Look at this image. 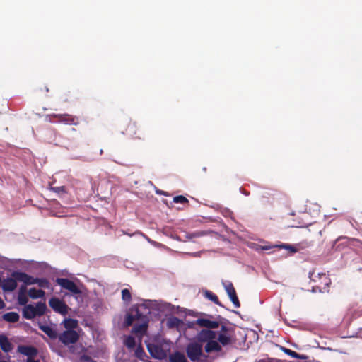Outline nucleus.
Segmentation results:
<instances>
[{"instance_id": "7ed1b4c3", "label": "nucleus", "mask_w": 362, "mask_h": 362, "mask_svg": "<svg viewBox=\"0 0 362 362\" xmlns=\"http://www.w3.org/2000/svg\"><path fill=\"white\" fill-rule=\"evenodd\" d=\"M46 310L47 306L45 303L38 302L35 306L28 304L23 309V317L27 320H32L36 316L43 315Z\"/></svg>"}, {"instance_id": "9d476101", "label": "nucleus", "mask_w": 362, "mask_h": 362, "mask_svg": "<svg viewBox=\"0 0 362 362\" xmlns=\"http://www.w3.org/2000/svg\"><path fill=\"white\" fill-rule=\"evenodd\" d=\"M147 349L151 357L153 358L163 360L167 356L165 351L159 344L149 343L147 344Z\"/></svg>"}, {"instance_id": "58836bf2", "label": "nucleus", "mask_w": 362, "mask_h": 362, "mask_svg": "<svg viewBox=\"0 0 362 362\" xmlns=\"http://www.w3.org/2000/svg\"><path fill=\"white\" fill-rule=\"evenodd\" d=\"M26 291H27L26 285L25 284L21 285L19 288L18 293H26Z\"/></svg>"}, {"instance_id": "6e6552de", "label": "nucleus", "mask_w": 362, "mask_h": 362, "mask_svg": "<svg viewBox=\"0 0 362 362\" xmlns=\"http://www.w3.org/2000/svg\"><path fill=\"white\" fill-rule=\"evenodd\" d=\"M79 334L75 330H65L58 337L59 340L65 346L76 343L79 339Z\"/></svg>"}, {"instance_id": "79ce46f5", "label": "nucleus", "mask_w": 362, "mask_h": 362, "mask_svg": "<svg viewBox=\"0 0 362 362\" xmlns=\"http://www.w3.org/2000/svg\"><path fill=\"white\" fill-rule=\"evenodd\" d=\"M202 235L201 233H194L190 235V237H199Z\"/></svg>"}, {"instance_id": "4be33fe9", "label": "nucleus", "mask_w": 362, "mask_h": 362, "mask_svg": "<svg viewBox=\"0 0 362 362\" xmlns=\"http://www.w3.org/2000/svg\"><path fill=\"white\" fill-rule=\"evenodd\" d=\"M204 349L206 352L211 353L212 351H220L221 346L218 341L211 339L206 342Z\"/></svg>"}, {"instance_id": "c9c22d12", "label": "nucleus", "mask_w": 362, "mask_h": 362, "mask_svg": "<svg viewBox=\"0 0 362 362\" xmlns=\"http://www.w3.org/2000/svg\"><path fill=\"white\" fill-rule=\"evenodd\" d=\"M122 298L125 302H130L132 300V295L129 289L124 288L122 290Z\"/></svg>"}, {"instance_id": "4468645a", "label": "nucleus", "mask_w": 362, "mask_h": 362, "mask_svg": "<svg viewBox=\"0 0 362 362\" xmlns=\"http://www.w3.org/2000/svg\"><path fill=\"white\" fill-rule=\"evenodd\" d=\"M17 281H18V279L11 276L3 279L1 283L0 282V286L4 291L12 292L17 288Z\"/></svg>"}, {"instance_id": "f03ea898", "label": "nucleus", "mask_w": 362, "mask_h": 362, "mask_svg": "<svg viewBox=\"0 0 362 362\" xmlns=\"http://www.w3.org/2000/svg\"><path fill=\"white\" fill-rule=\"evenodd\" d=\"M122 132L133 140L144 141L146 139L145 129L139 126L135 121L129 120L125 129L122 130Z\"/></svg>"}, {"instance_id": "ddd939ff", "label": "nucleus", "mask_w": 362, "mask_h": 362, "mask_svg": "<svg viewBox=\"0 0 362 362\" xmlns=\"http://www.w3.org/2000/svg\"><path fill=\"white\" fill-rule=\"evenodd\" d=\"M11 276L18 279V281L23 282L25 285L35 284V281H37V278L30 276L25 272L18 271L12 272Z\"/></svg>"}, {"instance_id": "2f4dec72", "label": "nucleus", "mask_w": 362, "mask_h": 362, "mask_svg": "<svg viewBox=\"0 0 362 362\" xmlns=\"http://www.w3.org/2000/svg\"><path fill=\"white\" fill-rule=\"evenodd\" d=\"M35 284H37L39 287L42 288H49L50 287L49 281L45 278H37Z\"/></svg>"}, {"instance_id": "c03bdc74", "label": "nucleus", "mask_w": 362, "mask_h": 362, "mask_svg": "<svg viewBox=\"0 0 362 362\" xmlns=\"http://www.w3.org/2000/svg\"><path fill=\"white\" fill-rule=\"evenodd\" d=\"M312 291L314 293L319 292L318 289L316 288V286L313 287Z\"/></svg>"}, {"instance_id": "de8ad7c7", "label": "nucleus", "mask_w": 362, "mask_h": 362, "mask_svg": "<svg viewBox=\"0 0 362 362\" xmlns=\"http://www.w3.org/2000/svg\"><path fill=\"white\" fill-rule=\"evenodd\" d=\"M45 90H46V92H48V91H49L48 88H47V87H46V88H45Z\"/></svg>"}, {"instance_id": "f257e3e1", "label": "nucleus", "mask_w": 362, "mask_h": 362, "mask_svg": "<svg viewBox=\"0 0 362 362\" xmlns=\"http://www.w3.org/2000/svg\"><path fill=\"white\" fill-rule=\"evenodd\" d=\"M312 245L311 242H308L307 240L302 241L296 245H289V244H282V245H276L273 246H259L256 243H250V249H253L256 251L260 250H268L272 248L278 247V248H284L287 250L290 253L293 254L299 252L301 250L306 249Z\"/></svg>"}, {"instance_id": "20e7f679", "label": "nucleus", "mask_w": 362, "mask_h": 362, "mask_svg": "<svg viewBox=\"0 0 362 362\" xmlns=\"http://www.w3.org/2000/svg\"><path fill=\"white\" fill-rule=\"evenodd\" d=\"M52 118H57L58 122L69 125H78L80 123L78 117L70 114H51L46 116V119L50 122H54Z\"/></svg>"}, {"instance_id": "2eb2a0df", "label": "nucleus", "mask_w": 362, "mask_h": 362, "mask_svg": "<svg viewBox=\"0 0 362 362\" xmlns=\"http://www.w3.org/2000/svg\"><path fill=\"white\" fill-rule=\"evenodd\" d=\"M144 314L141 313L138 307L132 308L129 313H127L125 317V325L131 326L135 320H139Z\"/></svg>"}, {"instance_id": "1a4fd4ad", "label": "nucleus", "mask_w": 362, "mask_h": 362, "mask_svg": "<svg viewBox=\"0 0 362 362\" xmlns=\"http://www.w3.org/2000/svg\"><path fill=\"white\" fill-rule=\"evenodd\" d=\"M49 305L54 312L61 315H65L68 313V305L64 303V300L57 297H52L49 299Z\"/></svg>"}, {"instance_id": "ea45409f", "label": "nucleus", "mask_w": 362, "mask_h": 362, "mask_svg": "<svg viewBox=\"0 0 362 362\" xmlns=\"http://www.w3.org/2000/svg\"><path fill=\"white\" fill-rule=\"evenodd\" d=\"M228 331V328L226 326L221 325L220 333H226V334H227Z\"/></svg>"}, {"instance_id": "412c9836", "label": "nucleus", "mask_w": 362, "mask_h": 362, "mask_svg": "<svg viewBox=\"0 0 362 362\" xmlns=\"http://www.w3.org/2000/svg\"><path fill=\"white\" fill-rule=\"evenodd\" d=\"M0 347L6 353L11 351L13 349L12 344L6 335L0 334Z\"/></svg>"}, {"instance_id": "4c0bfd02", "label": "nucleus", "mask_w": 362, "mask_h": 362, "mask_svg": "<svg viewBox=\"0 0 362 362\" xmlns=\"http://www.w3.org/2000/svg\"><path fill=\"white\" fill-rule=\"evenodd\" d=\"M80 362H94L90 356L88 355H82L79 358Z\"/></svg>"}, {"instance_id": "72a5a7b5", "label": "nucleus", "mask_w": 362, "mask_h": 362, "mask_svg": "<svg viewBox=\"0 0 362 362\" xmlns=\"http://www.w3.org/2000/svg\"><path fill=\"white\" fill-rule=\"evenodd\" d=\"M124 343L128 349H133L136 345L135 339L132 336H128L126 337Z\"/></svg>"}, {"instance_id": "c85d7f7f", "label": "nucleus", "mask_w": 362, "mask_h": 362, "mask_svg": "<svg viewBox=\"0 0 362 362\" xmlns=\"http://www.w3.org/2000/svg\"><path fill=\"white\" fill-rule=\"evenodd\" d=\"M218 340L223 346H226L230 343V337L226 333H219Z\"/></svg>"}, {"instance_id": "0eeeda50", "label": "nucleus", "mask_w": 362, "mask_h": 362, "mask_svg": "<svg viewBox=\"0 0 362 362\" xmlns=\"http://www.w3.org/2000/svg\"><path fill=\"white\" fill-rule=\"evenodd\" d=\"M56 283L62 288L70 291L74 295H79L81 293V290L79 287L71 280L66 278H57Z\"/></svg>"}, {"instance_id": "09e8293b", "label": "nucleus", "mask_w": 362, "mask_h": 362, "mask_svg": "<svg viewBox=\"0 0 362 362\" xmlns=\"http://www.w3.org/2000/svg\"><path fill=\"white\" fill-rule=\"evenodd\" d=\"M103 151L101 149L100 151V153L103 154Z\"/></svg>"}, {"instance_id": "473e14b6", "label": "nucleus", "mask_w": 362, "mask_h": 362, "mask_svg": "<svg viewBox=\"0 0 362 362\" xmlns=\"http://www.w3.org/2000/svg\"><path fill=\"white\" fill-rule=\"evenodd\" d=\"M134 354H135V356L140 360H144V357L146 356V354L141 344H139L136 348Z\"/></svg>"}, {"instance_id": "b1692460", "label": "nucleus", "mask_w": 362, "mask_h": 362, "mask_svg": "<svg viewBox=\"0 0 362 362\" xmlns=\"http://www.w3.org/2000/svg\"><path fill=\"white\" fill-rule=\"evenodd\" d=\"M28 296L32 299H37L43 298L45 296V292L42 289H36L35 288H31L28 291Z\"/></svg>"}, {"instance_id": "f8f14e48", "label": "nucleus", "mask_w": 362, "mask_h": 362, "mask_svg": "<svg viewBox=\"0 0 362 362\" xmlns=\"http://www.w3.org/2000/svg\"><path fill=\"white\" fill-rule=\"evenodd\" d=\"M139 321H140L141 323L135 324L132 332L136 334L143 336L146 334L148 329L149 322L148 317L146 315H144Z\"/></svg>"}, {"instance_id": "5701e85b", "label": "nucleus", "mask_w": 362, "mask_h": 362, "mask_svg": "<svg viewBox=\"0 0 362 362\" xmlns=\"http://www.w3.org/2000/svg\"><path fill=\"white\" fill-rule=\"evenodd\" d=\"M170 362H187V358L185 354L180 352L175 351L169 356Z\"/></svg>"}, {"instance_id": "dca6fc26", "label": "nucleus", "mask_w": 362, "mask_h": 362, "mask_svg": "<svg viewBox=\"0 0 362 362\" xmlns=\"http://www.w3.org/2000/svg\"><path fill=\"white\" fill-rule=\"evenodd\" d=\"M216 334L211 329H204L197 334V340L199 342H207L209 340L215 339Z\"/></svg>"}, {"instance_id": "a211bd4d", "label": "nucleus", "mask_w": 362, "mask_h": 362, "mask_svg": "<svg viewBox=\"0 0 362 362\" xmlns=\"http://www.w3.org/2000/svg\"><path fill=\"white\" fill-rule=\"evenodd\" d=\"M320 279L322 281L318 285H316V288L320 293L328 292L329 285L331 284V279L326 274H320Z\"/></svg>"}, {"instance_id": "393cba45", "label": "nucleus", "mask_w": 362, "mask_h": 362, "mask_svg": "<svg viewBox=\"0 0 362 362\" xmlns=\"http://www.w3.org/2000/svg\"><path fill=\"white\" fill-rule=\"evenodd\" d=\"M2 318L8 322H16L19 320V315L16 312H9L4 314Z\"/></svg>"}, {"instance_id": "423d86ee", "label": "nucleus", "mask_w": 362, "mask_h": 362, "mask_svg": "<svg viewBox=\"0 0 362 362\" xmlns=\"http://www.w3.org/2000/svg\"><path fill=\"white\" fill-rule=\"evenodd\" d=\"M186 353L192 362H200L202 353V344L198 342L189 343L186 348Z\"/></svg>"}, {"instance_id": "37998d69", "label": "nucleus", "mask_w": 362, "mask_h": 362, "mask_svg": "<svg viewBox=\"0 0 362 362\" xmlns=\"http://www.w3.org/2000/svg\"><path fill=\"white\" fill-rule=\"evenodd\" d=\"M5 307V303L4 300L0 298V309H2Z\"/></svg>"}, {"instance_id": "6ab92c4d", "label": "nucleus", "mask_w": 362, "mask_h": 362, "mask_svg": "<svg viewBox=\"0 0 362 362\" xmlns=\"http://www.w3.org/2000/svg\"><path fill=\"white\" fill-rule=\"evenodd\" d=\"M195 324L202 327H206V329H216L219 327V322L217 321H211L209 319L199 318L195 321Z\"/></svg>"}, {"instance_id": "cd10ccee", "label": "nucleus", "mask_w": 362, "mask_h": 362, "mask_svg": "<svg viewBox=\"0 0 362 362\" xmlns=\"http://www.w3.org/2000/svg\"><path fill=\"white\" fill-rule=\"evenodd\" d=\"M281 350L287 355L291 356L292 358H298V359H302V360H305L307 358V356H305V355H300L299 354H298L297 352L293 351V350H291L289 349H287V348H285V347H281Z\"/></svg>"}, {"instance_id": "f3484780", "label": "nucleus", "mask_w": 362, "mask_h": 362, "mask_svg": "<svg viewBox=\"0 0 362 362\" xmlns=\"http://www.w3.org/2000/svg\"><path fill=\"white\" fill-rule=\"evenodd\" d=\"M18 352L26 356L28 358L35 357L38 354L37 348L25 345H19L18 346Z\"/></svg>"}, {"instance_id": "c756f323", "label": "nucleus", "mask_w": 362, "mask_h": 362, "mask_svg": "<svg viewBox=\"0 0 362 362\" xmlns=\"http://www.w3.org/2000/svg\"><path fill=\"white\" fill-rule=\"evenodd\" d=\"M49 190L57 193L59 197H62L64 194H67L68 191L65 186L60 187H50Z\"/></svg>"}, {"instance_id": "bb28decb", "label": "nucleus", "mask_w": 362, "mask_h": 362, "mask_svg": "<svg viewBox=\"0 0 362 362\" xmlns=\"http://www.w3.org/2000/svg\"><path fill=\"white\" fill-rule=\"evenodd\" d=\"M63 324L66 330H74L78 327V321L71 318L65 319Z\"/></svg>"}, {"instance_id": "f704fd0d", "label": "nucleus", "mask_w": 362, "mask_h": 362, "mask_svg": "<svg viewBox=\"0 0 362 362\" xmlns=\"http://www.w3.org/2000/svg\"><path fill=\"white\" fill-rule=\"evenodd\" d=\"M18 303L20 305H27V303L28 302V298L26 293H18Z\"/></svg>"}, {"instance_id": "aec40b11", "label": "nucleus", "mask_w": 362, "mask_h": 362, "mask_svg": "<svg viewBox=\"0 0 362 362\" xmlns=\"http://www.w3.org/2000/svg\"><path fill=\"white\" fill-rule=\"evenodd\" d=\"M39 329L45 332L51 339L58 338L57 331L49 325L39 324Z\"/></svg>"}, {"instance_id": "e433bc0d", "label": "nucleus", "mask_w": 362, "mask_h": 362, "mask_svg": "<svg viewBox=\"0 0 362 362\" xmlns=\"http://www.w3.org/2000/svg\"><path fill=\"white\" fill-rule=\"evenodd\" d=\"M173 202L175 203H180V204H189V200L182 195H178L173 198Z\"/></svg>"}, {"instance_id": "7c9ffc66", "label": "nucleus", "mask_w": 362, "mask_h": 362, "mask_svg": "<svg viewBox=\"0 0 362 362\" xmlns=\"http://www.w3.org/2000/svg\"><path fill=\"white\" fill-rule=\"evenodd\" d=\"M181 323L182 321L179 318L173 317L168 319L167 325L169 328H175L178 327Z\"/></svg>"}, {"instance_id": "a18cd8bd", "label": "nucleus", "mask_w": 362, "mask_h": 362, "mask_svg": "<svg viewBox=\"0 0 362 362\" xmlns=\"http://www.w3.org/2000/svg\"><path fill=\"white\" fill-rule=\"evenodd\" d=\"M69 351H70L71 353H74V346H69Z\"/></svg>"}, {"instance_id": "a878e982", "label": "nucleus", "mask_w": 362, "mask_h": 362, "mask_svg": "<svg viewBox=\"0 0 362 362\" xmlns=\"http://www.w3.org/2000/svg\"><path fill=\"white\" fill-rule=\"evenodd\" d=\"M204 296L205 298H206L207 299L210 300L211 301L214 303L216 305H218L219 306H222L221 302L218 300V296L215 293H214L212 291H209V290H206L204 292Z\"/></svg>"}, {"instance_id": "9b49d317", "label": "nucleus", "mask_w": 362, "mask_h": 362, "mask_svg": "<svg viewBox=\"0 0 362 362\" xmlns=\"http://www.w3.org/2000/svg\"><path fill=\"white\" fill-rule=\"evenodd\" d=\"M222 284L234 306L235 308H239L240 306V303L233 284L229 281H223Z\"/></svg>"}, {"instance_id": "a19ab883", "label": "nucleus", "mask_w": 362, "mask_h": 362, "mask_svg": "<svg viewBox=\"0 0 362 362\" xmlns=\"http://www.w3.org/2000/svg\"><path fill=\"white\" fill-rule=\"evenodd\" d=\"M26 362H40V360H38V359L35 360V357H31V358H27Z\"/></svg>"}, {"instance_id": "49530a36", "label": "nucleus", "mask_w": 362, "mask_h": 362, "mask_svg": "<svg viewBox=\"0 0 362 362\" xmlns=\"http://www.w3.org/2000/svg\"><path fill=\"white\" fill-rule=\"evenodd\" d=\"M231 214V212H230V211H226V214L225 216L229 215V214Z\"/></svg>"}, {"instance_id": "39448f33", "label": "nucleus", "mask_w": 362, "mask_h": 362, "mask_svg": "<svg viewBox=\"0 0 362 362\" xmlns=\"http://www.w3.org/2000/svg\"><path fill=\"white\" fill-rule=\"evenodd\" d=\"M291 216V221L293 223L291 224V227L295 228H303L306 227L310 224V214L307 212H300L298 213L292 212L290 214Z\"/></svg>"}]
</instances>
